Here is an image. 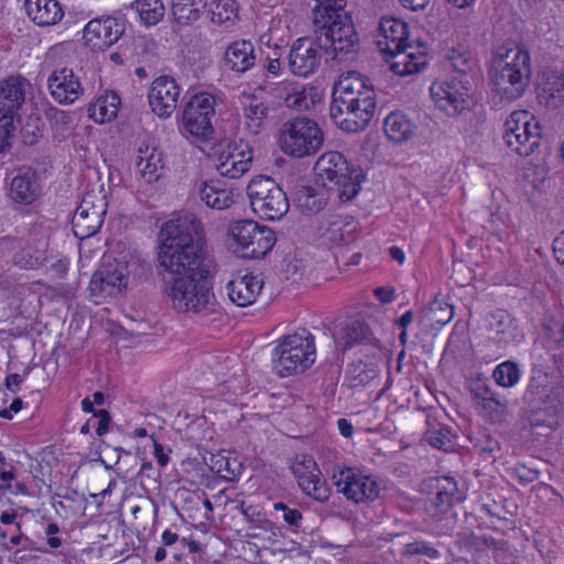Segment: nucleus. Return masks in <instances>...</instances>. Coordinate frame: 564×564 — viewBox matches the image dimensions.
<instances>
[{
	"mask_svg": "<svg viewBox=\"0 0 564 564\" xmlns=\"http://www.w3.org/2000/svg\"><path fill=\"white\" fill-rule=\"evenodd\" d=\"M262 288L263 281L252 274L238 275L227 284L230 301L241 307L252 304Z\"/></svg>",
	"mask_w": 564,
	"mask_h": 564,
	"instance_id": "obj_28",
	"label": "nucleus"
},
{
	"mask_svg": "<svg viewBox=\"0 0 564 564\" xmlns=\"http://www.w3.org/2000/svg\"><path fill=\"white\" fill-rule=\"evenodd\" d=\"M23 82L19 77H9L0 82V118L12 120L24 102Z\"/></svg>",
	"mask_w": 564,
	"mask_h": 564,
	"instance_id": "obj_30",
	"label": "nucleus"
},
{
	"mask_svg": "<svg viewBox=\"0 0 564 564\" xmlns=\"http://www.w3.org/2000/svg\"><path fill=\"white\" fill-rule=\"evenodd\" d=\"M532 75L531 56L521 45H502L490 69L495 93L503 100L513 101L523 96Z\"/></svg>",
	"mask_w": 564,
	"mask_h": 564,
	"instance_id": "obj_5",
	"label": "nucleus"
},
{
	"mask_svg": "<svg viewBox=\"0 0 564 564\" xmlns=\"http://www.w3.org/2000/svg\"><path fill=\"white\" fill-rule=\"evenodd\" d=\"M469 390L477 405L481 403L484 400H486L488 397H490L492 393H495V391H492L487 381L481 378L473 380L469 384Z\"/></svg>",
	"mask_w": 564,
	"mask_h": 564,
	"instance_id": "obj_54",
	"label": "nucleus"
},
{
	"mask_svg": "<svg viewBox=\"0 0 564 564\" xmlns=\"http://www.w3.org/2000/svg\"><path fill=\"white\" fill-rule=\"evenodd\" d=\"M198 198L209 208L224 210L234 203V193L230 189L216 186L214 181H200L196 184Z\"/></svg>",
	"mask_w": 564,
	"mask_h": 564,
	"instance_id": "obj_34",
	"label": "nucleus"
},
{
	"mask_svg": "<svg viewBox=\"0 0 564 564\" xmlns=\"http://www.w3.org/2000/svg\"><path fill=\"white\" fill-rule=\"evenodd\" d=\"M426 494L425 510L431 518L447 513L455 502L462 501L457 482L452 477H435L423 482Z\"/></svg>",
	"mask_w": 564,
	"mask_h": 564,
	"instance_id": "obj_14",
	"label": "nucleus"
},
{
	"mask_svg": "<svg viewBox=\"0 0 564 564\" xmlns=\"http://www.w3.org/2000/svg\"><path fill=\"white\" fill-rule=\"evenodd\" d=\"M294 203L302 214L314 215L326 206L327 198L322 191L313 186H301L295 192Z\"/></svg>",
	"mask_w": 564,
	"mask_h": 564,
	"instance_id": "obj_37",
	"label": "nucleus"
},
{
	"mask_svg": "<svg viewBox=\"0 0 564 564\" xmlns=\"http://www.w3.org/2000/svg\"><path fill=\"white\" fill-rule=\"evenodd\" d=\"M214 116L215 98L208 93L196 94L183 110L181 128L195 138L207 140L214 133Z\"/></svg>",
	"mask_w": 564,
	"mask_h": 564,
	"instance_id": "obj_12",
	"label": "nucleus"
},
{
	"mask_svg": "<svg viewBox=\"0 0 564 564\" xmlns=\"http://www.w3.org/2000/svg\"><path fill=\"white\" fill-rule=\"evenodd\" d=\"M316 37L311 40L308 37L297 39L289 53V67L290 70L297 76L306 77L314 73L321 61V55L317 52Z\"/></svg>",
	"mask_w": 564,
	"mask_h": 564,
	"instance_id": "obj_23",
	"label": "nucleus"
},
{
	"mask_svg": "<svg viewBox=\"0 0 564 564\" xmlns=\"http://www.w3.org/2000/svg\"><path fill=\"white\" fill-rule=\"evenodd\" d=\"M383 129L390 140L401 143L412 138L415 126L403 112L392 111L386 117Z\"/></svg>",
	"mask_w": 564,
	"mask_h": 564,
	"instance_id": "obj_36",
	"label": "nucleus"
},
{
	"mask_svg": "<svg viewBox=\"0 0 564 564\" xmlns=\"http://www.w3.org/2000/svg\"><path fill=\"white\" fill-rule=\"evenodd\" d=\"M275 510H281L283 512V520L292 528L297 529L302 521V513L299 509L289 508L283 502H276L274 505Z\"/></svg>",
	"mask_w": 564,
	"mask_h": 564,
	"instance_id": "obj_55",
	"label": "nucleus"
},
{
	"mask_svg": "<svg viewBox=\"0 0 564 564\" xmlns=\"http://www.w3.org/2000/svg\"><path fill=\"white\" fill-rule=\"evenodd\" d=\"M403 555L417 556L423 555L427 558L435 560L440 557V551L425 541H414L405 544Z\"/></svg>",
	"mask_w": 564,
	"mask_h": 564,
	"instance_id": "obj_52",
	"label": "nucleus"
},
{
	"mask_svg": "<svg viewBox=\"0 0 564 564\" xmlns=\"http://www.w3.org/2000/svg\"><path fill=\"white\" fill-rule=\"evenodd\" d=\"M376 297L383 304L391 303L394 300V290L387 288H377L375 290Z\"/></svg>",
	"mask_w": 564,
	"mask_h": 564,
	"instance_id": "obj_61",
	"label": "nucleus"
},
{
	"mask_svg": "<svg viewBox=\"0 0 564 564\" xmlns=\"http://www.w3.org/2000/svg\"><path fill=\"white\" fill-rule=\"evenodd\" d=\"M137 10L147 25L159 23L164 17V6L161 0H138Z\"/></svg>",
	"mask_w": 564,
	"mask_h": 564,
	"instance_id": "obj_47",
	"label": "nucleus"
},
{
	"mask_svg": "<svg viewBox=\"0 0 564 564\" xmlns=\"http://www.w3.org/2000/svg\"><path fill=\"white\" fill-rule=\"evenodd\" d=\"M538 97L549 108H557L564 104V77L561 69L543 72Z\"/></svg>",
	"mask_w": 564,
	"mask_h": 564,
	"instance_id": "obj_32",
	"label": "nucleus"
},
{
	"mask_svg": "<svg viewBox=\"0 0 564 564\" xmlns=\"http://www.w3.org/2000/svg\"><path fill=\"white\" fill-rule=\"evenodd\" d=\"M359 223L352 216H330L322 232V239L332 247L351 243L356 240Z\"/></svg>",
	"mask_w": 564,
	"mask_h": 564,
	"instance_id": "obj_27",
	"label": "nucleus"
},
{
	"mask_svg": "<svg viewBox=\"0 0 564 564\" xmlns=\"http://www.w3.org/2000/svg\"><path fill=\"white\" fill-rule=\"evenodd\" d=\"M402 6L413 11L425 9L431 0H400Z\"/></svg>",
	"mask_w": 564,
	"mask_h": 564,
	"instance_id": "obj_63",
	"label": "nucleus"
},
{
	"mask_svg": "<svg viewBox=\"0 0 564 564\" xmlns=\"http://www.w3.org/2000/svg\"><path fill=\"white\" fill-rule=\"evenodd\" d=\"M553 252L557 262L564 267V234L554 240Z\"/></svg>",
	"mask_w": 564,
	"mask_h": 564,
	"instance_id": "obj_62",
	"label": "nucleus"
},
{
	"mask_svg": "<svg viewBox=\"0 0 564 564\" xmlns=\"http://www.w3.org/2000/svg\"><path fill=\"white\" fill-rule=\"evenodd\" d=\"M28 15L39 25H52L64 15L56 0H25Z\"/></svg>",
	"mask_w": 564,
	"mask_h": 564,
	"instance_id": "obj_33",
	"label": "nucleus"
},
{
	"mask_svg": "<svg viewBox=\"0 0 564 564\" xmlns=\"http://www.w3.org/2000/svg\"><path fill=\"white\" fill-rule=\"evenodd\" d=\"M376 95L358 73L341 75L333 88L329 115L334 122L346 132L364 130L376 110Z\"/></svg>",
	"mask_w": 564,
	"mask_h": 564,
	"instance_id": "obj_2",
	"label": "nucleus"
},
{
	"mask_svg": "<svg viewBox=\"0 0 564 564\" xmlns=\"http://www.w3.org/2000/svg\"><path fill=\"white\" fill-rule=\"evenodd\" d=\"M247 195L253 213L264 220H280L290 208L285 192L269 176L253 177L248 184Z\"/></svg>",
	"mask_w": 564,
	"mask_h": 564,
	"instance_id": "obj_10",
	"label": "nucleus"
},
{
	"mask_svg": "<svg viewBox=\"0 0 564 564\" xmlns=\"http://www.w3.org/2000/svg\"><path fill=\"white\" fill-rule=\"evenodd\" d=\"M425 441L432 446L443 451H449L453 446L447 429L427 431L425 433Z\"/></svg>",
	"mask_w": 564,
	"mask_h": 564,
	"instance_id": "obj_53",
	"label": "nucleus"
},
{
	"mask_svg": "<svg viewBox=\"0 0 564 564\" xmlns=\"http://www.w3.org/2000/svg\"><path fill=\"white\" fill-rule=\"evenodd\" d=\"M256 48L251 41L237 40L230 43L224 54L226 67L236 73H245L254 66Z\"/></svg>",
	"mask_w": 564,
	"mask_h": 564,
	"instance_id": "obj_31",
	"label": "nucleus"
},
{
	"mask_svg": "<svg viewBox=\"0 0 564 564\" xmlns=\"http://www.w3.org/2000/svg\"><path fill=\"white\" fill-rule=\"evenodd\" d=\"M94 416L98 417V425L96 429V433L98 436H102L108 432L109 423L111 421V416L108 411L106 410H98L97 412H94Z\"/></svg>",
	"mask_w": 564,
	"mask_h": 564,
	"instance_id": "obj_58",
	"label": "nucleus"
},
{
	"mask_svg": "<svg viewBox=\"0 0 564 564\" xmlns=\"http://www.w3.org/2000/svg\"><path fill=\"white\" fill-rule=\"evenodd\" d=\"M370 329L368 325L360 319H352L346 323L335 340H344V347L350 348L368 338Z\"/></svg>",
	"mask_w": 564,
	"mask_h": 564,
	"instance_id": "obj_42",
	"label": "nucleus"
},
{
	"mask_svg": "<svg viewBox=\"0 0 564 564\" xmlns=\"http://www.w3.org/2000/svg\"><path fill=\"white\" fill-rule=\"evenodd\" d=\"M231 503L234 505V509L239 511L250 524V529L272 528L270 520L265 518L264 512L259 506L246 505V502L240 499H234Z\"/></svg>",
	"mask_w": 564,
	"mask_h": 564,
	"instance_id": "obj_43",
	"label": "nucleus"
},
{
	"mask_svg": "<svg viewBox=\"0 0 564 564\" xmlns=\"http://www.w3.org/2000/svg\"><path fill=\"white\" fill-rule=\"evenodd\" d=\"M126 285V267L117 261H107L93 274L89 291L93 296H115L119 294Z\"/></svg>",
	"mask_w": 564,
	"mask_h": 564,
	"instance_id": "obj_20",
	"label": "nucleus"
},
{
	"mask_svg": "<svg viewBox=\"0 0 564 564\" xmlns=\"http://www.w3.org/2000/svg\"><path fill=\"white\" fill-rule=\"evenodd\" d=\"M108 97L99 98L95 105H93L88 111L91 119L96 122L104 123L106 121H111L116 118L118 112V105L120 99L117 95H112L110 97L111 101L107 105Z\"/></svg>",
	"mask_w": 564,
	"mask_h": 564,
	"instance_id": "obj_46",
	"label": "nucleus"
},
{
	"mask_svg": "<svg viewBox=\"0 0 564 564\" xmlns=\"http://www.w3.org/2000/svg\"><path fill=\"white\" fill-rule=\"evenodd\" d=\"M242 116L249 131L258 134L264 126L269 115V108L264 101L256 95H246L241 100Z\"/></svg>",
	"mask_w": 564,
	"mask_h": 564,
	"instance_id": "obj_35",
	"label": "nucleus"
},
{
	"mask_svg": "<svg viewBox=\"0 0 564 564\" xmlns=\"http://www.w3.org/2000/svg\"><path fill=\"white\" fill-rule=\"evenodd\" d=\"M184 269L162 268L171 278L164 279L170 284L172 305L180 312H192L207 315L215 312L217 302L208 281V265L206 261L184 264Z\"/></svg>",
	"mask_w": 564,
	"mask_h": 564,
	"instance_id": "obj_3",
	"label": "nucleus"
},
{
	"mask_svg": "<svg viewBox=\"0 0 564 564\" xmlns=\"http://www.w3.org/2000/svg\"><path fill=\"white\" fill-rule=\"evenodd\" d=\"M323 142L324 135L319 126L306 116L285 121L279 130L278 143L281 151L293 158L314 155Z\"/></svg>",
	"mask_w": 564,
	"mask_h": 564,
	"instance_id": "obj_8",
	"label": "nucleus"
},
{
	"mask_svg": "<svg viewBox=\"0 0 564 564\" xmlns=\"http://www.w3.org/2000/svg\"><path fill=\"white\" fill-rule=\"evenodd\" d=\"M408 48L409 47L401 48L392 56L393 62L391 63L390 68L397 75L404 76L419 73L426 65L425 54L408 52Z\"/></svg>",
	"mask_w": 564,
	"mask_h": 564,
	"instance_id": "obj_38",
	"label": "nucleus"
},
{
	"mask_svg": "<svg viewBox=\"0 0 564 564\" xmlns=\"http://www.w3.org/2000/svg\"><path fill=\"white\" fill-rule=\"evenodd\" d=\"M210 20L213 23L228 28L238 20L236 0H217L212 3Z\"/></svg>",
	"mask_w": 564,
	"mask_h": 564,
	"instance_id": "obj_41",
	"label": "nucleus"
},
{
	"mask_svg": "<svg viewBox=\"0 0 564 564\" xmlns=\"http://www.w3.org/2000/svg\"><path fill=\"white\" fill-rule=\"evenodd\" d=\"M335 486L345 497L357 503L373 501L379 497L380 487L372 477L352 468H346L333 476Z\"/></svg>",
	"mask_w": 564,
	"mask_h": 564,
	"instance_id": "obj_15",
	"label": "nucleus"
},
{
	"mask_svg": "<svg viewBox=\"0 0 564 564\" xmlns=\"http://www.w3.org/2000/svg\"><path fill=\"white\" fill-rule=\"evenodd\" d=\"M126 31L124 22L111 15L90 20L84 29V40L94 51H105L117 43Z\"/></svg>",
	"mask_w": 564,
	"mask_h": 564,
	"instance_id": "obj_18",
	"label": "nucleus"
},
{
	"mask_svg": "<svg viewBox=\"0 0 564 564\" xmlns=\"http://www.w3.org/2000/svg\"><path fill=\"white\" fill-rule=\"evenodd\" d=\"M315 355L314 336L300 328L278 341L272 352L273 369L282 378L304 372L314 364Z\"/></svg>",
	"mask_w": 564,
	"mask_h": 564,
	"instance_id": "obj_7",
	"label": "nucleus"
},
{
	"mask_svg": "<svg viewBox=\"0 0 564 564\" xmlns=\"http://www.w3.org/2000/svg\"><path fill=\"white\" fill-rule=\"evenodd\" d=\"M431 313L434 315L433 321L440 325H445L448 323L453 315V307L451 305H445V307L442 306V303L434 302L431 305Z\"/></svg>",
	"mask_w": 564,
	"mask_h": 564,
	"instance_id": "obj_56",
	"label": "nucleus"
},
{
	"mask_svg": "<svg viewBox=\"0 0 564 564\" xmlns=\"http://www.w3.org/2000/svg\"><path fill=\"white\" fill-rule=\"evenodd\" d=\"M313 24L316 43L333 58L343 59L346 55L359 48V35L352 22L351 14L336 6L315 7Z\"/></svg>",
	"mask_w": 564,
	"mask_h": 564,
	"instance_id": "obj_4",
	"label": "nucleus"
},
{
	"mask_svg": "<svg viewBox=\"0 0 564 564\" xmlns=\"http://www.w3.org/2000/svg\"><path fill=\"white\" fill-rule=\"evenodd\" d=\"M40 195L36 171L29 166L18 169L9 183V197L18 204L31 205Z\"/></svg>",
	"mask_w": 564,
	"mask_h": 564,
	"instance_id": "obj_25",
	"label": "nucleus"
},
{
	"mask_svg": "<svg viewBox=\"0 0 564 564\" xmlns=\"http://www.w3.org/2000/svg\"><path fill=\"white\" fill-rule=\"evenodd\" d=\"M68 269V263L65 260H58L51 265V271L56 278H63Z\"/></svg>",
	"mask_w": 564,
	"mask_h": 564,
	"instance_id": "obj_64",
	"label": "nucleus"
},
{
	"mask_svg": "<svg viewBox=\"0 0 564 564\" xmlns=\"http://www.w3.org/2000/svg\"><path fill=\"white\" fill-rule=\"evenodd\" d=\"M314 171L325 187L337 193V198L341 203L350 202L356 197L365 180L362 170L349 164L337 151L321 155L314 165Z\"/></svg>",
	"mask_w": 564,
	"mask_h": 564,
	"instance_id": "obj_6",
	"label": "nucleus"
},
{
	"mask_svg": "<svg viewBox=\"0 0 564 564\" xmlns=\"http://www.w3.org/2000/svg\"><path fill=\"white\" fill-rule=\"evenodd\" d=\"M316 96L313 87L293 88L284 96V104L288 108L304 111L308 110L314 105V97Z\"/></svg>",
	"mask_w": 564,
	"mask_h": 564,
	"instance_id": "obj_44",
	"label": "nucleus"
},
{
	"mask_svg": "<svg viewBox=\"0 0 564 564\" xmlns=\"http://www.w3.org/2000/svg\"><path fill=\"white\" fill-rule=\"evenodd\" d=\"M527 402V417L531 426H544L550 423L554 414V406L546 390L529 389L524 395Z\"/></svg>",
	"mask_w": 564,
	"mask_h": 564,
	"instance_id": "obj_29",
	"label": "nucleus"
},
{
	"mask_svg": "<svg viewBox=\"0 0 564 564\" xmlns=\"http://www.w3.org/2000/svg\"><path fill=\"white\" fill-rule=\"evenodd\" d=\"M180 94L181 88L173 77L163 75L155 78L148 94L152 111L160 118H170L177 107Z\"/></svg>",
	"mask_w": 564,
	"mask_h": 564,
	"instance_id": "obj_21",
	"label": "nucleus"
},
{
	"mask_svg": "<svg viewBox=\"0 0 564 564\" xmlns=\"http://www.w3.org/2000/svg\"><path fill=\"white\" fill-rule=\"evenodd\" d=\"M292 471L306 496L322 502L329 498L330 489L312 456H297L292 466Z\"/></svg>",
	"mask_w": 564,
	"mask_h": 564,
	"instance_id": "obj_16",
	"label": "nucleus"
},
{
	"mask_svg": "<svg viewBox=\"0 0 564 564\" xmlns=\"http://www.w3.org/2000/svg\"><path fill=\"white\" fill-rule=\"evenodd\" d=\"M207 0H172L171 12L174 20L183 25H189L199 20Z\"/></svg>",
	"mask_w": 564,
	"mask_h": 564,
	"instance_id": "obj_39",
	"label": "nucleus"
},
{
	"mask_svg": "<svg viewBox=\"0 0 564 564\" xmlns=\"http://www.w3.org/2000/svg\"><path fill=\"white\" fill-rule=\"evenodd\" d=\"M52 97L59 104H73L83 94V87L74 70L68 67L55 69L47 80Z\"/></svg>",
	"mask_w": 564,
	"mask_h": 564,
	"instance_id": "obj_26",
	"label": "nucleus"
},
{
	"mask_svg": "<svg viewBox=\"0 0 564 564\" xmlns=\"http://www.w3.org/2000/svg\"><path fill=\"white\" fill-rule=\"evenodd\" d=\"M486 412V414L490 417V420L496 421L501 419L508 408L507 398L500 395L495 392L481 403L478 404Z\"/></svg>",
	"mask_w": 564,
	"mask_h": 564,
	"instance_id": "obj_50",
	"label": "nucleus"
},
{
	"mask_svg": "<svg viewBox=\"0 0 564 564\" xmlns=\"http://www.w3.org/2000/svg\"><path fill=\"white\" fill-rule=\"evenodd\" d=\"M467 80H460V87L454 82L433 83L430 88L435 105L448 116H456L469 108Z\"/></svg>",
	"mask_w": 564,
	"mask_h": 564,
	"instance_id": "obj_19",
	"label": "nucleus"
},
{
	"mask_svg": "<svg viewBox=\"0 0 564 564\" xmlns=\"http://www.w3.org/2000/svg\"><path fill=\"white\" fill-rule=\"evenodd\" d=\"M451 65L454 70H456L458 74L463 76H466L468 70L470 69L469 61L462 54H457L451 57Z\"/></svg>",
	"mask_w": 564,
	"mask_h": 564,
	"instance_id": "obj_59",
	"label": "nucleus"
},
{
	"mask_svg": "<svg viewBox=\"0 0 564 564\" xmlns=\"http://www.w3.org/2000/svg\"><path fill=\"white\" fill-rule=\"evenodd\" d=\"M349 372L355 386H365L378 376V370L373 365H368L362 361L352 365Z\"/></svg>",
	"mask_w": 564,
	"mask_h": 564,
	"instance_id": "obj_51",
	"label": "nucleus"
},
{
	"mask_svg": "<svg viewBox=\"0 0 564 564\" xmlns=\"http://www.w3.org/2000/svg\"><path fill=\"white\" fill-rule=\"evenodd\" d=\"M137 165L147 182L150 183L153 180H158L159 175L156 173L163 167L162 153L154 148H147L145 150L141 149Z\"/></svg>",
	"mask_w": 564,
	"mask_h": 564,
	"instance_id": "obj_40",
	"label": "nucleus"
},
{
	"mask_svg": "<svg viewBox=\"0 0 564 564\" xmlns=\"http://www.w3.org/2000/svg\"><path fill=\"white\" fill-rule=\"evenodd\" d=\"M212 470L226 480H235L240 475L241 465L236 459L223 455L212 457Z\"/></svg>",
	"mask_w": 564,
	"mask_h": 564,
	"instance_id": "obj_48",
	"label": "nucleus"
},
{
	"mask_svg": "<svg viewBox=\"0 0 564 564\" xmlns=\"http://www.w3.org/2000/svg\"><path fill=\"white\" fill-rule=\"evenodd\" d=\"M519 365L512 360H506L499 364L492 372L496 383L502 388H512L520 380Z\"/></svg>",
	"mask_w": 564,
	"mask_h": 564,
	"instance_id": "obj_45",
	"label": "nucleus"
},
{
	"mask_svg": "<svg viewBox=\"0 0 564 564\" xmlns=\"http://www.w3.org/2000/svg\"><path fill=\"white\" fill-rule=\"evenodd\" d=\"M107 212L106 197L87 193L72 219L73 232L78 239L94 236L100 229Z\"/></svg>",
	"mask_w": 564,
	"mask_h": 564,
	"instance_id": "obj_13",
	"label": "nucleus"
},
{
	"mask_svg": "<svg viewBox=\"0 0 564 564\" xmlns=\"http://www.w3.org/2000/svg\"><path fill=\"white\" fill-rule=\"evenodd\" d=\"M252 161L251 149L248 144L230 143L227 149L218 156L216 165L217 171L221 176L228 178H239L250 169Z\"/></svg>",
	"mask_w": 564,
	"mask_h": 564,
	"instance_id": "obj_24",
	"label": "nucleus"
},
{
	"mask_svg": "<svg viewBox=\"0 0 564 564\" xmlns=\"http://www.w3.org/2000/svg\"><path fill=\"white\" fill-rule=\"evenodd\" d=\"M503 140L518 155L529 156L540 144V123L527 110L513 111L505 122Z\"/></svg>",
	"mask_w": 564,
	"mask_h": 564,
	"instance_id": "obj_11",
	"label": "nucleus"
},
{
	"mask_svg": "<svg viewBox=\"0 0 564 564\" xmlns=\"http://www.w3.org/2000/svg\"><path fill=\"white\" fill-rule=\"evenodd\" d=\"M158 261L160 268L184 269L206 261L205 232L194 214H184L164 223L159 234Z\"/></svg>",
	"mask_w": 564,
	"mask_h": 564,
	"instance_id": "obj_1",
	"label": "nucleus"
},
{
	"mask_svg": "<svg viewBox=\"0 0 564 564\" xmlns=\"http://www.w3.org/2000/svg\"><path fill=\"white\" fill-rule=\"evenodd\" d=\"M408 24L400 19L383 17L380 20L377 46L383 54L393 56L401 48L410 47L408 43Z\"/></svg>",
	"mask_w": 564,
	"mask_h": 564,
	"instance_id": "obj_22",
	"label": "nucleus"
},
{
	"mask_svg": "<svg viewBox=\"0 0 564 564\" xmlns=\"http://www.w3.org/2000/svg\"><path fill=\"white\" fill-rule=\"evenodd\" d=\"M44 260L43 251L33 246L22 248L13 257L14 263L23 269L39 268L43 264Z\"/></svg>",
	"mask_w": 564,
	"mask_h": 564,
	"instance_id": "obj_49",
	"label": "nucleus"
},
{
	"mask_svg": "<svg viewBox=\"0 0 564 564\" xmlns=\"http://www.w3.org/2000/svg\"><path fill=\"white\" fill-rule=\"evenodd\" d=\"M228 236L234 243L232 251L241 258L259 259L274 246V231L254 220H235L228 225Z\"/></svg>",
	"mask_w": 564,
	"mask_h": 564,
	"instance_id": "obj_9",
	"label": "nucleus"
},
{
	"mask_svg": "<svg viewBox=\"0 0 564 564\" xmlns=\"http://www.w3.org/2000/svg\"><path fill=\"white\" fill-rule=\"evenodd\" d=\"M523 339L517 319L507 311L498 310L488 315L487 340L498 350L516 347Z\"/></svg>",
	"mask_w": 564,
	"mask_h": 564,
	"instance_id": "obj_17",
	"label": "nucleus"
},
{
	"mask_svg": "<svg viewBox=\"0 0 564 564\" xmlns=\"http://www.w3.org/2000/svg\"><path fill=\"white\" fill-rule=\"evenodd\" d=\"M13 121L0 118V153L10 148V139L13 137Z\"/></svg>",
	"mask_w": 564,
	"mask_h": 564,
	"instance_id": "obj_57",
	"label": "nucleus"
},
{
	"mask_svg": "<svg viewBox=\"0 0 564 564\" xmlns=\"http://www.w3.org/2000/svg\"><path fill=\"white\" fill-rule=\"evenodd\" d=\"M24 380V376H21L19 373H11L7 376L6 378V388L12 392L17 393L20 389L21 383Z\"/></svg>",
	"mask_w": 564,
	"mask_h": 564,
	"instance_id": "obj_60",
	"label": "nucleus"
}]
</instances>
